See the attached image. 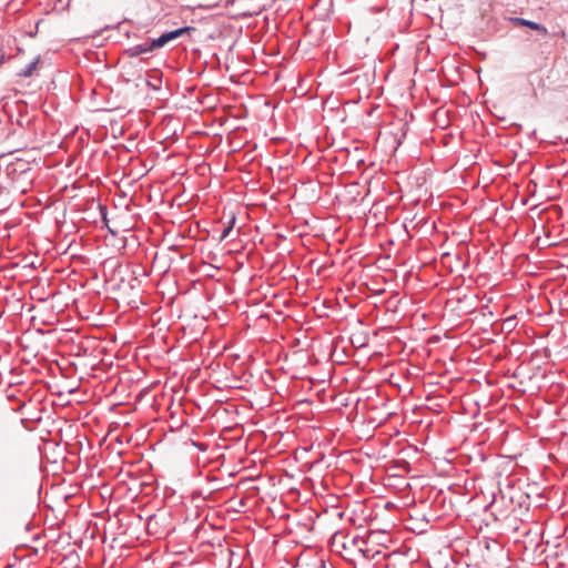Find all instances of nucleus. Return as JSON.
Instances as JSON below:
<instances>
[{
	"label": "nucleus",
	"instance_id": "f257e3e1",
	"mask_svg": "<svg viewBox=\"0 0 568 568\" xmlns=\"http://www.w3.org/2000/svg\"><path fill=\"white\" fill-rule=\"evenodd\" d=\"M190 29H191L190 27H182V28H178L172 31L164 32L159 38L152 40L153 47H155L156 49L162 48L170 41L181 37L185 32H187Z\"/></svg>",
	"mask_w": 568,
	"mask_h": 568
},
{
	"label": "nucleus",
	"instance_id": "f03ea898",
	"mask_svg": "<svg viewBox=\"0 0 568 568\" xmlns=\"http://www.w3.org/2000/svg\"><path fill=\"white\" fill-rule=\"evenodd\" d=\"M155 49L156 48L153 47V41H151V42H144V43H140L134 47H131V48L126 49L125 52L130 57H139L141 54L150 53Z\"/></svg>",
	"mask_w": 568,
	"mask_h": 568
},
{
	"label": "nucleus",
	"instance_id": "7ed1b4c3",
	"mask_svg": "<svg viewBox=\"0 0 568 568\" xmlns=\"http://www.w3.org/2000/svg\"><path fill=\"white\" fill-rule=\"evenodd\" d=\"M510 21L517 26H523V27H527L531 30H536L540 33H547V29L546 27L535 22V21H531V20H527V19H524V18H518V17H515V18H510Z\"/></svg>",
	"mask_w": 568,
	"mask_h": 568
},
{
	"label": "nucleus",
	"instance_id": "20e7f679",
	"mask_svg": "<svg viewBox=\"0 0 568 568\" xmlns=\"http://www.w3.org/2000/svg\"><path fill=\"white\" fill-rule=\"evenodd\" d=\"M37 64H38V60H34V61L30 62L26 68L21 69L18 72V75L22 77V78L30 77L32 74V72L36 70Z\"/></svg>",
	"mask_w": 568,
	"mask_h": 568
},
{
	"label": "nucleus",
	"instance_id": "39448f33",
	"mask_svg": "<svg viewBox=\"0 0 568 568\" xmlns=\"http://www.w3.org/2000/svg\"><path fill=\"white\" fill-rule=\"evenodd\" d=\"M234 224H235V216H232V219L230 220L227 225H225V227L223 229V231L221 233V236H220L221 241L225 240L230 235L231 231L234 227Z\"/></svg>",
	"mask_w": 568,
	"mask_h": 568
},
{
	"label": "nucleus",
	"instance_id": "423d86ee",
	"mask_svg": "<svg viewBox=\"0 0 568 568\" xmlns=\"http://www.w3.org/2000/svg\"><path fill=\"white\" fill-rule=\"evenodd\" d=\"M358 549L363 554L364 558H366V559H375L377 556L381 555V551H378V550L372 552L371 549L362 548L361 546Z\"/></svg>",
	"mask_w": 568,
	"mask_h": 568
},
{
	"label": "nucleus",
	"instance_id": "0eeeda50",
	"mask_svg": "<svg viewBox=\"0 0 568 568\" xmlns=\"http://www.w3.org/2000/svg\"><path fill=\"white\" fill-rule=\"evenodd\" d=\"M99 210H100V213H101V216L103 219V221H106V214H108V209L105 205H99Z\"/></svg>",
	"mask_w": 568,
	"mask_h": 568
},
{
	"label": "nucleus",
	"instance_id": "6e6552de",
	"mask_svg": "<svg viewBox=\"0 0 568 568\" xmlns=\"http://www.w3.org/2000/svg\"><path fill=\"white\" fill-rule=\"evenodd\" d=\"M354 544H355V545H357V546H359V544H363V545H364V544H366V541H365L363 538H355V539H354Z\"/></svg>",
	"mask_w": 568,
	"mask_h": 568
},
{
	"label": "nucleus",
	"instance_id": "1a4fd4ad",
	"mask_svg": "<svg viewBox=\"0 0 568 568\" xmlns=\"http://www.w3.org/2000/svg\"><path fill=\"white\" fill-rule=\"evenodd\" d=\"M148 84H149L150 87H152L154 90H159V89H160V87H156V85L152 84L151 82H149Z\"/></svg>",
	"mask_w": 568,
	"mask_h": 568
},
{
	"label": "nucleus",
	"instance_id": "9d476101",
	"mask_svg": "<svg viewBox=\"0 0 568 568\" xmlns=\"http://www.w3.org/2000/svg\"><path fill=\"white\" fill-rule=\"evenodd\" d=\"M3 60H4V55H2L0 59V65L2 64Z\"/></svg>",
	"mask_w": 568,
	"mask_h": 568
}]
</instances>
